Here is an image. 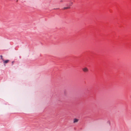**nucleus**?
<instances>
[{"instance_id": "obj_4", "label": "nucleus", "mask_w": 131, "mask_h": 131, "mask_svg": "<svg viewBox=\"0 0 131 131\" xmlns=\"http://www.w3.org/2000/svg\"><path fill=\"white\" fill-rule=\"evenodd\" d=\"M78 119H74V123H75L77 122L78 121Z\"/></svg>"}, {"instance_id": "obj_3", "label": "nucleus", "mask_w": 131, "mask_h": 131, "mask_svg": "<svg viewBox=\"0 0 131 131\" xmlns=\"http://www.w3.org/2000/svg\"><path fill=\"white\" fill-rule=\"evenodd\" d=\"M3 60L4 61V64H6V63H8L9 61V60H6L5 61L4 60Z\"/></svg>"}, {"instance_id": "obj_1", "label": "nucleus", "mask_w": 131, "mask_h": 131, "mask_svg": "<svg viewBox=\"0 0 131 131\" xmlns=\"http://www.w3.org/2000/svg\"><path fill=\"white\" fill-rule=\"evenodd\" d=\"M69 4H68V5L69 6L68 7H64V9H68L69 8H70V6H71L72 5V3L71 2H69Z\"/></svg>"}, {"instance_id": "obj_2", "label": "nucleus", "mask_w": 131, "mask_h": 131, "mask_svg": "<svg viewBox=\"0 0 131 131\" xmlns=\"http://www.w3.org/2000/svg\"><path fill=\"white\" fill-rule=\"evenodd\" d=\"M82 70L84 72H87L88 71V69L86 67L83 68L82 69Z\"/></svg>"}, {"instance_id": "obj_5", "label": "nucleus", "mask_w": 131, "mask_h": 131, "mask_svg": "<svg viewBox=\"0 0 131 131\" xmlns=\"http://www.w3.org/2000/svg\"><path fill=\"white\" fill-rule=\"evenodd\" d=\"M1 57H2V56H1Z\"/></svg>"}]
</instances>
